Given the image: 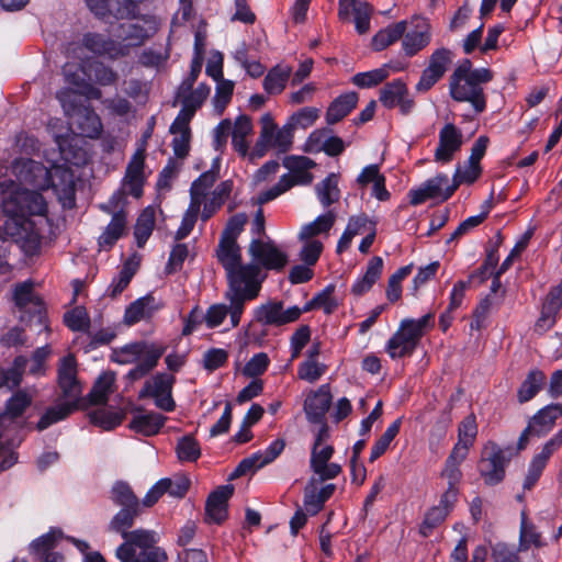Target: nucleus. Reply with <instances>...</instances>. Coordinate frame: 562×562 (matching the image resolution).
<instances>
[{
	"mask_svg": "<svg viewBox=\"0 0 562 562\" xmlns=\"http://www.w3.org/2000/svg\"><path fill=\"white\" fill-rule=\"evenodd\" d=\"M12 172L18 180L29 183L36 190L52 188L64 207L75 206L74 173L68 167L54 165L46 168L32 159H18L12 165Z\"/></svg>",
	"mask_w": 562,
	"mask_h": 562,
	"instance_id": "f257e3e1",
	"label": "nucleus"
},
{
	"mask_svg": "<svg viewBox=\"0 0 562 562\" xmlns=\"http://www.w3.org/2000/svg\"><path fill=\"white\" fill-rule=\"evenodd\" d=\"M25 182L19 183L9 180L1 187V205L8 216L4 223V232L9 236L21 235L23 225H31L26 215H45L47 204L41 193L23 188Z\"/></svg>",
	"mask_w": 562,
	"mask_h": 562,
	"instance_id": "f03ea898",
	"label": "nucleus"
},
{
	"mask_svg": "<svg viewBox=\"0 0 562 562\" xmlns=\"http://www.w3.org/2000/svg\"><path fill=\"white\" fill-rule=\"evenodd\" d=\"M493 74L487 68H472L469 59H463L449 78V93L458 102H469L476 113L486 108V98L482 88L490 82Z\"/></svg>",
	"mask_w": 562,
	"mask_h": 562,
	"instance_id": "7ed1b4c3",
	"label": "nucleus"
},
{
	"mask_svg": "<svg viewBox=\"0 0 562 562\" xmlns=\"http://www.w3.org/2000/svg\"><path fill=\"white\" fill-rule=\"evenodd\" d=\"M138 515L139 507H122L110 521L109 530L120 533L124 539V542L115 551L116 557L148 555L149 552L158 548L156 544L159 542L160 536L155 530L140 528L128 531Z\"/></svg>",
	"mask_w": 562,
	"mask_h": 562,
	"instance_id": "20e7f679",
	"label": "nucleus"
},
{
	"mask_svg": "<svg viewBox=\"0 0 562 562\" xmlns=\"http://www.w3.org/2000/svg\"><path fill=\"white\" fill-rule=\"evenodd\" d=\"M216 256L226 272L228 288L259 294L263 281L261 269L256 263L241 262V250L237 243L220 241Z\"/></svg>",
	"mask_w": 562,
	"mask_h": 562,
	"instance_id": "39448f33",
	"label": "nucleus"
},
{
	"mask_svg": "<svg viewBox=\"0 0 562 562\" xmlns=\"http://www.w3.org/2000/svg\"><path fill=\"white\" fill-rule=\"evenodd\" d=\"M166 348L161 345L137 341L114 349L111 360L119 364L135 363L127 375L132 380H139L157 366Z\"/></svg>",
	"mask_w": 562,
	"mask_h": 562,
	"instance_id": "423d86ee",
	"label": "nucleus"
},
{
	"mask_svg": "<svg viewBox=\"0 0 562 562\" xmlns=\"http://www.w3.org/2000/svg\"><path fill=\"white\" fill-rule=\"evenodd\" d=\"M258 295L255 291H241L227 286L224 297L228 304L215 303L207 307L203 315L206 327L210 329L217 328L228 316L231 327L236 328L240 324L246 303L255 300Z\"/></svg>",
	"mask_w": 562,
	"mask_h": 562,
	"instance_id": "0eeeda50",
	"label": "nucleus"
},
{
	"mask_svg": "<svg viewBox=\"0 0 562 562\" xmlns=\"http://www.w3.org/2000/svg\"><path fill=\"white\" fill-rule=\"evenodd\" d=\"M432 326V313H428L419 319H403L396 333L389 339L385 347L386 352L392 359L411 356L424 336L425 329Z\"/></svg>",
	"mask_w": 562,
	"mask_h": 562,
	"instance_id": "6e6552de",
	"label": "nucleus"
},
{
	"mask_svg": "<svg viewBox=\"0 0 562 562\" xmlns=\"http://www.w3.org/2000/svg\"><path fill=\"white\" fill-rule=\"evenodd\" d=\"M329 430L327 425H322L317 431L311 452L310 465L321 481L331 480L339 475L341 467L329 462L334 454V447L329 445Z\"/></svg>",
	"mask_w": 562,
	"mask_h": 562,
	"instance_id": "1a4fd4ad",
	"label": "nucleus"
},
{
	"mask_svg": "<svg viewBox=\"0 0 562 562\" xmlns=\"http://www.w3.org/2000/svg\"><path fill=\"white\" fill-rule=\"evenodd\" d=\"M508 462L509 456L504 449L494 442L486 445L479 462V471L485 484L496 485L501 483L505 477Z\"/></svg>",
	"mask_w": 562,
	"mask_h": 562,
	"instance_id": "9d476101",
	"label": "nucleus"
},
{
	"mask_svg": "<svg viewBox=\"0 0 562 562\" xmlns=\"http://www.w3.org/2000/svg\"><path fill=\"white\" fill-rule=\"evenodd\" d=\"M58 387L59 398L78 408L82 387L77 379V362L72 355H68L60 360L58 367Z\"/></svg>",
	"mask_w": 562,
	"mask_h": 562,
	"instance_id": "9b49d317",
	"label": "nucleus"
},
{
	"mask_svg": "<svg viewBox=\"0 0 562 562\" xmlns=\"http://www.w3.org/2000/svg\"><path fill=\"white\" fill-rule=\"evenodd\" d=\"M302 310L299 306L283 308L280 301H269L254 310V318L263 326H283L300 318Z\"/></svg>",
	"mask_w": 562,
	"mask_h": 562,
	"instance_id": "f8f14e48",
	"label": "nucleus"
},
{
	"mask_svg": "<svg viewBox=\"0 0 562 562\" xmlns=\"http://www.w3.org/2000/svg\"><path fill=\"white\" fill-rule=\"evenodd\" d=\"M193 86L180 83L177 88L175 103H180L181 109L176 117L191 121L210 97L211 88L209 85L201 82L196 88H193Z\"/></svg>",
	"mask_w": 562,
	"mask_h": 562,
	"instance_id": "ddd939ff",
	"label": "nucleus"
},
{
	"mask_svg": "<svg viewBox=\"0 0 562 562\" xmlns=\"http://www.w3.org/2000/svg\"><path fill=\"white\" fill-rule=\"evenodd\" d=\"M173 383L175 376L172 374L157 373L145 382L139 396L153 397L158 408L165 412H172L176 407L171 394Z\"/></svg>",
	"mask_w": 562,
	"mask_h": 562,
	"instance_id": "4468645a",
	"label": "nucleus"
},
{
	"mask_svg": "<svg viewBox=\"0 0 562 562\" xmlns=\"http://www.w3.org/2000/svg\"><path fill=\"white\" fill-rule=\"evenodd\" d=\"M458 189V183L449 184L446 175L439 173L426 180L420 187L412 189L408 193L412 205H419L429 199L440 198L448 200Z\"/></svg>",
	"mask_w": 562,
	"mask_h": 562,
	"instance_id": "2eb2a0df",
	"label": "nucleus"
},
{
	"mask_svg": "<svg viewBox=\"0 0 562 562\" xmlns=\"http://www.w3.org/2000/svg\"><path fill=\"white\" fill-rule=\"evenodd\" d=\"M252 260L268 270H282L288 263V255L273 241L252 239L249 248Z\"/></svg>",
	"mask_w": 562,
	"mask_h": 562,
	"instance_id": "dca6fc26",
	"label": "nucleus"
},
{
	"mask_svg": "<svg viewBox=\"0 0 562 562\" xmlns=\"http://www.w3.org/2000/svg\"><path fill=\"white\" fill-rule=\"evenodd\" d=\"M260 134L262 135V140L280 153H286L292 147L294 133L291 127L288 123L279 127L271 113H265L261 116Z\"/></svg>",
	"mask_w": 562,
	"mask_h": 562,
	"instance_id": "f3484780",
	"label": "nucleus"
},
{
	"mask_svg": "<svg viewBox=\"0 0 562 562\" xmlns=\"http://www.w3.org/2000/svg\"><path fill=\"white\" fill-rule=\"evenodd\" d=\"M379 100L386 109L398 108L403 115L409 114L415 108L407 85L401 79L387 82L381 89Z\"/></svg>",
	"mask_w": 562,
	"mask_h": 562,
	"instance_id": "a211bd4d",
	"label": "nucleus"
},
{
	"mask_svg": "<svg viewBox=\"0 0 562 562\" xmlns=\"http://www.w3.org/2000/svg\"><path fill=\"white\" fill-rule=\"evenodd\" d=\"M284 447L285 442L283 439L273 440L265 451L255 452L250 457L243 459L232 472L231 479H236L246 475L249 472H255L271 463L281 454Z\"/></svg>",
	"mask_w": 562,
	"mask_h": 562,
	"instance_id": "6ab92c4d",
	"label": "nucleus"
},
{
	"mask_svg": "<svg viewBox=\"0 0 562 562\" xmlns=\"http://www.w3.org/2000/svg\"><path fill=\"white\" fill-rule=\"evenodd\" d=\"M562 446V430L558 431L549 441H547L541 451L531 459L528 471L524 480V490H531L539 481L551 456Z\"/></svg>",
	"mask_w": 562,
	"mask_h": 562,
	"instance_id": "aec40b11",
	"label": "nucleus"
},
{
	"mask_svg": "<svg viewBox=\"0 0 562 562\" xmlns=\"http://www.w3.org/2000/svg\"><path fill=\"white\" fill-rule=\"evenodd\" d=\"M463 144V135L460 128L452 123H447L439 131L438 145L435 149L434 159L439 164H448L454 155L460 151Z\"/></svg>",
	"mask_w": 562,
	"mask_h": 562,
	"instance_id": "412c9836",
	"label": "nucleus"
},
{
	"mask_svg": "<svg viewBox=\"0 0 562 562\" xmlns=\"http://www.w3.org/2000/svg\"><path fill=\"white\" fill-rule=\"evenodd\" d=\"M145 157V148H138L130 159L122 180V188L136 199L143 195V187L146 181Z\"/></svg>",
	"mask_w": 562,
	"mask_h": 562,
	"instance_id": "4be33fe9",
	"label": "nucleus"
},
{
	"mask_svg": "<svg viewBox=\"0 0 562 562\" xmlns=\"http://www.w3.org/2000/svg\"><path fill=\"white\" fill-rule=\"evenodd\" d=\"M36 390H18L5 402L3 413H0V427L12 428L16 425V419L31 406Z\"/></svg>",
	"mask_w": 562,
	"mask_h": 562,
	"instance_id": "5701e85b",
	"label": "nucleus"
},
{
	"mask_svg": "<svg viewBox=\"0 0 562 562\" xmlns=\"http://www.w3.org/2000/svg\"><path fill=\"white\" fill-rule=\"evenodd\" d=\"M117 36L130 46H139L147 38L154 36L158 31V23L154 18L143 19V24L139 23H123L119 27Z\"/></svg>",
	"mask_w": 562,
	"mask_h": 562,
	"instance_id": "b1692460",
	"label": "nucleus"
},
{
	"mask_svg": "<svg viewBox=\"0 0 562 562\" xmlns=\"http://www.w3.org/2000/svg\"><path fill=\"white\" fill-rule=\"evenodd\" d=\"M330 403L331 394L328 384H323L310 393L304 402V412L308 422L325 425L323 422Z\"/></svg>",
	"mask_w": 562,
	"mask_h": 562,
	"instance_id": "393cba45",
	"label": "nucleus"
},
{
	"mask_svg": "<svg viewBox=\"0 0 562 562\" xmlns=\"http://www.w3.org/2000/svg\"><path fill=\"white\" fill-rule=\"evenodd\" d=\"M415 29L405 32L402 48L405 55L412 57L423 50L431 41V27L426 19L415 18Z\"/></svg>",
	"mask_w": 562,
	"mask_h": 562,
	"instance_id": "a878e982",
	"label": "nucleus"
},
{
	"mask_svg": "<svg viewBox=\"0 0 562 562\" xmlns=\"http://www.w3.org/2000/svg\"><path fill=\"white\" fill-rule=\"evenodd\" d=\"M234 493L233 485H222L210 494L205 505L207 522L221 524L227 517V502Z\"/></svg>",
	"mask_w": 562,
	"mask_h": 562,
	"instance_id": "bb28decb",
	"label": "nucleus"
},
{
	"mask_svg": "<svg viewBox=\"0 0 562 562\" xmlns=\"http://www.w3.org/2000/svg\"><path fill=\"white\" fill-rule=\"evenodd\" d=\"M82 43L83 46L93 54L108 56L111 59H116L127 55L126 46H123V44L116 43L98 33L86 34Z\"/></svg>",
	"mask_w": 562,
	"mask_h": 562,
	"instance_id": "cd10ccee",
	"label": "nucleus"
},
{
	"mask_svg": "<svg viewBox=\"0 0 562 562\" xmlns=\"http://www.w3.org/2000/svg\"><path fill=\"white\" fill-rule=\"evenodd\" d=\"M336 220L337 213L334 210H328L312 222L302 225L297 239H321L322 241L327 239Z\"/></svg>",
	"mask_w": 562,
	"mask_h": 562,
	"instance_id": "c85d7f7f",
	"label": "nucleus"
},
{
	"mask_svg": "<svg viewBox=\"0 0 562 562\" xmlns=\"http://www.w3.org/2000/svg\"><path fill=\"white\" fill-rule=\"evenodd\" d=\"M127 216L124 211L115 212L98 238V245L102 250H110L115 243L125 234Z\"/></svg>",
	"mask_w": 562,
	"mask_h": 562,
	"instance_id": "c756f323",
	"label": "nucleus"
},
{
	"mask_svg": "<svg viewBox=\"0 0 562 562\" xmlns=\"http://www.w3.org/2000/svg\"><path fill=\"white\" fill-rule=\"evenodd\" d=\"M75 121L79 134L88 138H98L103 130L100 116L91 106H82L77 110Z\"/></svg>",
	"mask_w": 562,
	"mask_h": 562,
	"instance_id": "7c9ffc66",
	"label": "nucleus"
},
{
	"mask_svg": "<svg viewBox=\"0 0 562 562\" xmlns=\"http://www.w3.org/2000/svg\"><path fill=\"white\" fill-rule=\"evenodd\" d=\"M562 415V407L559 404H551L540 409L529 422L530 429L536 437L547 435L553 427L555 420Z\"/></svg>",
	"mask_w": 562,
	"mask_h": 562,
	"instance_id": "2f4dec72",
	"label": "nucleus"
},
{
	"mask_svg": "<svg viewBox=\"0 0 562 562\" xmlns=\"http://www.w3.org/2000/svg\"><path fill=\"white\" fill-rule=\"evenodd\" d=\"M359 100L355 91L346 92L337 97L326 111V122L329 125L336 124L347 116L357 105Z\"/></svg>",
	"mask_w": 562,
	"mask_h": 562,
	"instance_id": "473e14b6",
	"label": "nucleus"
},
{
	"mask_svg": "<svg viewBox=\"0 0 562 562\" xmlns=\"http://www.w3.org/2000/svg\"><path fill=\"white\" fill-rule=\"evenodd\" d=\"M190 122L176 117L170 125L169 132L173 135L171 145L177 158H184L189 154L191 138Z\"/></svg>",
	"mask_w": 562,
	"mask_h": 562,
	"instance_id": "72a5a7b5",
	"label": "nucleus"
},
{
	"mask_svg": "<svg viewBox=\"0 0 562 562\" xmlns=\"http://www.w3.org/2000/svg\"><path fill=\"white\" fill-rule=\"evenodd\" d=\"M383 270V259L381 257H373L367 265L363 276L358 278L351 285V293L356 296L367 293L373 284L380 279Z\"/></svg>",
	"mask_w": 562,
	"mask_h": 562,
	"instance_id": "f704fd0d",
	"label": "nucleus"
},
{
	"mask_svg": "<svg viewBox=\"0 0 562 562\" xmlns=\"http://www.w3.org/2000/svg\"><path fill=\"white\" fill-rule=\"evenodd\" d=\"M155 305V299L150 295L137 299L130 304L124 313V323L127 325H134L143 319L149 318L157 311Z\"/></svg>",
	"mask_w": 562,
	"mask_h": 562,
	"instance_id": "c9c22d12",
	"label": "nucleus"
},
{
	"mask_svg": "<svg viewBox=\"0 0 562 562\" xmlns=\"http://www.w3.org/2000/svg\"><path fill=\"white\" fill-rule=\"evenodd\" d=\"M477 436V424L474 414L465 416L458 426V441L452 448L463 454H469Z\"/></svg>",
	"mask_w": 562,
	"mask_h": 562,
	"instance_id": "e433bc0d",
	"label": "nucleus"
},
{
	"mask_svg": "<svg viewBox=\"0 0 562 562\" xmlns=\"http://www.w3.org/2000/svg\"><path fill=\"white\" fill-rule=\"evenodd\" d=\"M232 144L234 149L243 157L248 155L249 143L247 137L252 133V123L249 116L239 115L232 124Z\"/></svg>",
	"mask_w": 562,
	"mask_h": 562,
	"instance_id": "4c0bfd02",
	"label": "nucleus"
},
{
	"mask_svg": "<svg viewBox=\"0 0 562 562\" xmlns=\"http://www.w3.org/2000/svg\"><path fill=\"white\" fill-rule=\"evenodd\" d=\"M166 419L164 415L154 412L138 414L133 417L130 428L144 436H154L159 432Z\"/></svg>",
	"mask_w": 562,
	"mask_h": 562,
	"instance_id": "58836bf2",
	"label": "nucleus"
},
{
	"mask_svg": "<svg viewBox=\"0 0 562 562\" xmlns=\"http://www.w3.org/2000/svg\"><path fill=\"white\" fill-rule=\"evenodd\" d=\"M338 181L339 176L331 172L315 186L316 196L324 207H329L331 204L339 201L340 190Z\"/></svg>",
	"mask_w": 562,
	"mask_h": 562,
	"instance_id": "ea45409f",
	"label": "nucleus"
},
{
	"mask_svg": "<svg viewBox=\"0 0 562 562\" xmlns=\"http://www.w3.org/2000/svg\"><path fill=\"white\" fill-rule=\"evenodd\" d=\"M407 29L406 21H400L394 24H390L386 27L380 30L372 38V47L374 50H383L390 45L397 42Z\"/></svg>",
	"mask_w": 562,
	"mask_h": 562,
	"instance_id": "a19ab883",
	"label": "nucleus"
},
{
	"mask_svg": "<svg viewBox=\"0 0 562 562\" xmlns=\"http://www.w3.org/2000/svg\"><path fill=\"white\" fill-rule=\"evenodd\" d=\"M291 67L276 66L271 68L263 79V89L269 94H280L286 87L291 76Z\"/></svg>",
	"mask_w": 562,
	"mask_h": 562,
	"instance_id": "79ce46f5",
	"label": "nucleus"
},
{
	"mask_svg": "<svg viewBox=\"0 0 562 562\" xmlns=\"http://www.w3.org/2000/svg\"><path fill=\"white\" fill-rule=\"evenodd\" d=\"M542 547L541 533L537 530L536 526L528 520L525 512L521 513L520 529H519V551H527L531 547Z\"/></svg>",
	"mask_w": 562,
	"mask_h": 562,
	"instance_id": "37998d69",
	"label": "nucleus"
},
{
	"mask_svg": "<svg viewBox=\"0 0 562 562\" xmlns=\"http://www.w3.org/2000/svg\"><path fill=\"white\" fill-rule=\"evenodd\" d=\"M77 407L58 400V403L47 408L37 422L36 428L42 431L49 426L67 418Z\"/></svg>",
	"mask_w": 562,
	"mask_h": 562,
	"instance_id": "c03bdc74",
	"label": "nucleus"
},
{
	"mask_svg": "<svg viewBox=\"0 0 562 562\" xmlns=\"http://www.w3.org/2000/svg\"><path fill=\"white\" fill-rule=\"evenodd\" d=\"M27 364V359L23 356H19L14 359L11 368L0 369V387H7L9 390L18 387L23 378Z\"/></svg>",
	"mask_w": 562,
	"mask_h": 562,
	"instance_id": "a18cd8bd",
	"label": "nucleus"
},
{
	"mask_svg": "<svg viewBox=\"0 0 562 562\" xmlns=\"http://www.w3.org/2000/svg\"><path fill=\"white\" fill-rule=\"evenodd\" d=\"M115 375L113 372H103L97 379L89 394L90 402L95 405L106 403L109 395L113 392Z\"/></svg>",
	"mask_w": 562,
	"mask_h": 562,
	"instance_id": "49530a36",
	"label": "nucleus"
},
{
	"mask_svg": "<svg viewBox=\"0 0 562 562\" xmlns=\"http://www.w3.org/2000/svg\"><path fill=\"white\" fill-rule=\"evenodd\" d=\"M467 454L458 452L453 449L451 450L441 472V476L447 480L448 486L458 487V484L462 477L460 465L467 459Z\"/></svg>",
	"mask_w": 562,
	"mask_h": 562,
	"instance_id": "de8ad7c7",
	"label": "nucleus"
},
{
	"mask_svg": "<svg viewBox=\"0 0 562 562\" xmlns=\"http://www.w3.org/2000/svg\"><path fill=\"white\" fill-rule=\"evenodd\" d=\"M155 227V210L153 207H146L138 216L134 236L138 247H143L150 237Z\"/></svg>",
	"mask_w": 562,
	"mask_h": 562,
	"instance_id": "09e8293b",
	"label": "nucleus"
},
{
	"mask_svg": "<svg viewBox=\"0 0 562 562\" xmlns=\"http://www.w3.org/2000/svg\"><path fill=\"white\" fill-rule=\"evenodd\" d=\"M217 179V172L214 170H207L203 172L198 179H195L190 188V202H198L202 205L209 189L213 187Z\"/></svg>",
	"mask_w": 562,
	"mask_h": 562,
	"instance_id": "8fccbe9b",
	"label": "nucleus"
},
{
	"mask_svg": "<svg viewBox=\"0 0 562 562\" xmlns=\"http://www.w3.org/2000/svg\"><path fill=\"white\" fill-rule=\"evenodd\" d=\"M546 380L544 374L539 370H531L518 390L520 403L531 400L541 389Z\"/></svg>",
	"mask_w": 562,
	"mask_h": 562,
	"instance_id": "3c124183",
	"label": "nucleus"
},
{
	"mask_svg": "<svg viewBox=\"0 0 562 562\" xmlns=\"http://www.w3.org/2000/svg\"><path fill=\"white\" fill-rule=\"evenodd\" d=\"M235 83L232 80H218L215 87V94L212 99L214 111L222 115L233 98Z\"/></svg>",
	"mask_w": 562,
	"mask_h": 562,
	"instance_id": "603ef678",
	"label": "nucleus"
},
{
	"mask_svg": "<svg viewBox=\"0 0 562 562\" xmlns=\"http://www.w3.org/2000/svg\"><path fill=\"white\" fill-rule=\"evenodd\" d=\"M137 269V263L134 261H126L119 274L112 280L106 292L110 296L115 297L121 294L125 288L130 284L133 276Z\"/></svg>",
	"mask_w": 562,
	"mask_h": 562,
	"instance_id": "864d4df0",
	"label": "nucleus"
},
{
	"mask_svg": "<svg viewBox=\"0 0 562 562\" xmlns=\"http://www.w3.org/2000/svg\"><path fill=\"white\" fill-rule=\"evenodd\" d=\"M321 111L317 108L305 106L294 112L286 121L292 132L296 128L306 130L311 127L319 117Z\"/></svg>",
	"mask_w": 562,
	"mask_h": 562,
	"instance_id": "5fc2aeb1",
	"label": "nucleus"
},
{
	"mask_svg": "<svg viewBox=\"0 0 562 562\" xmlns=\"http://www.w3.org/2000/svg\"><path fill=\"white\" fill-rule=\"evenodd\" d=\"M389 76V66L384 65L370 71L356 74L351 78V82L359 88H372L384 81Z\"/></svg>",
	"mask_w": 562,
	"mask_h": 562,
	"instance_id": "6e6d98bb",
	"label": "nucleus"
},
{
	"mask_svg": "<svg viewBox=\"0 0 562 562\" xmlns=\"http://www.w3.org/2000/svg\"><path fill=\"white\" fill-rule=\"evenodd\" d=\"M90 420L93 425L99 426L104 430H112L123 420V414L116 411L106 408H98L90 413Z\"/></svg>",
	"mask_w": 562,
	"mask_h": 562,
	"instance_id": "4d7b16f0",
	"label": "nucleus"
},
{
	"mask_svg": "<svg viewBox=\"0 0 562 562\" xmlns=\"http://www.w3.org/2000/svg\"><path fill=\"white\" fill-rule=\"evenodd\" d=\"M401 419L394 420L374 442L370 452V461L373 462L380 458L390 447V443L397 436L401 428Z\"/></svg>",
	"mask_w": 562,
	"mask_h": 562,
	"instance_id": "13d9d810",
	"label": "nucleus"
},
{
	"mask_svg": "<svg viewBox=\"0 0 562 562\" xmlns=\"http://www.w3.org/2000/svg\"><path fill=\"white\" fill-rule=\"evenodd\" d=\"M61 538V532L57 529H52L47 533L38 537L30 544V551L37 555L42 557L46 553H52V549H54Z\"/></svg>",
	"mask_w": 562,
	"mask_h": 562,
	"instance_id": "bf43d9fd",
	"label": "nucleus"
},
{
	"mask_svg": "<svg viewBox=\"0 0 562 562\" xmlns=\"http://www.w3.org/2000/svg\"><path fill=\"white\" fill-rule=\"evenodd\" d=\"M413 265L409 263L396 270L387 281L386 297L390 302L394 303L401 299L402 285L401 282L412 273Z\"/></svg>",
	"mask_w": 562,
	"mask_h": 562,
	"instance_id": "052dcab7",
	"label": "nucleus"
},
{
	"mask_svg": "<svg viewBox=\"0 0 562 562\" xmlns=\"http://www.w3.org/2000/svg\"><path fill=\"white\" fill-rule=\"evenodd\" d=\"M327 367L314 359H306L297 367V376L310 383L318 381L326 372Z\"/></svg>",
	"mask_w": 562,
	"mask_h": 562,
	"instance_id": "680f3d73",
	"label": "nucleus"
},
{
	"mask_svg": "<svg viewBox=\"0 0 562 562\" xmlns=\"http://www.w3.org/2000/svg\"><path fill=\"white\" fill-rule=\"evenodd\" d=\"M302 248L299 252L300 259L307 266H314L319 259L324 244L321 239H299Z\"/></svg>",
	"mask_w": 562,
	"mask_h": 562,
	"instance_id": "e2e57ef3",
	"label": "nucleus"
},
{
	"mask_svg": "<svg viewBox=\"0 0 562 562\" xmlns=\"http://www.w3.org/2000/svg\"><path fill=\"white\" fill-rule=\"evenodd\" d=\"M247 221L248 217L245 213H238L229 217L222 233L220 241L237 243L236 239L244 231Z\"/></svg>",
	"mask_w": 562,
	"mask_h": 562,
	"instance_id": "0e129e2a",
	"label": "nucleus"
},
{
	"mask_svg": "<svg viewBox=\"0 0 562 562\" xmlns=\"http://www.w3.org/2000/svg\"><path fill=\"white\" fill-rule=\"evenodd\" d=\"M176 450L180 461H196L201 454L198 441L191 436L182 437L178 441Z\"/></svg>",
	"mask_w": 562,
	"mask_h": 562,
	"instance_id": "69168bd1",
	"label": "nucleus"
},
{
	"mask_svg": "<svg viewBox=\"0 0 562 562\" xmlns=\"http://www.w3.org/2000/svg\"><path fill=\"white\" fill-rule=\"evenodd\" d=\"M112 499L122 507H139L138 498L126 483L119 482L112 487Z\"/></svg>",
	"mask_w": 562,
	"mask_h": 562,
	"instance_id": "338daca9",
	"label": "nucleus"
},
{
	"mask_svg": "<svg viewBox=\"0 0 562 562\" xmlns=\"http://www.w3.org/2000/svg\"><path fill=\"white\" fill-rule=\"evenodd\" d=\"M65 324L74 331H85L90 326V317L82 306H76L64 316Z\"/></svg>",
	"mask_w": 562,
	"mask_h": 562,
	"instance_id": "774afa93",
	"label": "nucleus"
}]
</instances>
